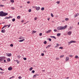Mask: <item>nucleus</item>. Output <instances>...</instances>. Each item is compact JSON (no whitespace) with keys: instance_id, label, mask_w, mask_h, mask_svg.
Listing matches in <instances>:
<instances>
[{"instance_id":"69168bd1","label":"nucleus","mask_w":79,"mask_h":79,"mask_svg":"<svg viewBox=\"0 0 79 79\" xmlns=\"http://www.w3.org/2000/svg\"><path fill=\"white\" fill-rule=\"evenodd\" d=\"M48 21H49V20H50V19L48 18Z\"/></svg>"},{"instance_id":"37998d69","label":"nucleus","mask_w":79,"mask_h":79,"mask_svg":"<svg viewBox=\"0 0 79 79\" xmlns=\"http://www.w3.org/2000/svg\"><path fill=\"white\" fill-rule=\"evenodd\" d=\"M19 79H22V77H19Z\"/></svg>"},{"instance_id":"774afa93","label":"nucleus","mask_w":79,"mask_h":79,"mask_svg":"<svg viewBox=\"0 0 79 79\" xmlns=\"http://www.w3.org/2000/svg\"><path fill=\"white\" fill-rule=\"evenodd\" d=\"M69 77H66V79H69Z\"/></svg>"},{"instance_id":"412c9836","label":"nucleus","mask_w":79,"mask_h":79,"mask_svg":"<svg viewBox=\"0 0 79 79\" xmlns=\"http://www.w3.org/2000/svg\"><path fill=\"white\" fill-rule=\"evenodd\" d=\"M17 18L18 19H19L21 18V17H20L19 16H18L17 17Z\"/></svg>"},{"instance_id":"f8f14e48","label":"nucleus","mask_w":79,"mask_h":79,"mask_svg":"<svg viewBox=\"0 0 79 79\" xmlns=\"http://www.w3.org/2000/svg\"><path fill=\"white\" fill-rule=\"evenodd\" d=\"M1 32H2V33H5V29L2 30L1 31Z\"/></svg>"},{"instance_id":"9b49d317","label":"nucleus","mask_w":79,"mask_h":79,"mask_svg":"<svg viewBox=\"0 0 79 79\" xmlns=\"http://www.w3.org/2000/svg\"><path fill=\"white\" fill-rule=\"evenodd\" d=\"M24 39V37L22 36H21L19 37V39Z\"/></svg>"},{"instance_id":"864d4df0","label":"nucleus","mask_w":79,"mask_h":79,"mask_svg":"<svg viewBox=\"0 0 79 79\" xmlns=\"http://www.w3.org/2000/svg\"><path fill=\"white\" fill-rule=\"evenodd\" d=\"M56 60H59V58H58V57H57V58H56Z\"/></svg>"},{"instance_id":"a211bd4d","label":"nucleus","mask_w":79,"mask_h":79,"mask_svg":"<svg viewBox=\"0 0 79 79\" xmlns=\"http://www.w3.org/2000/svg\"><path fill=\"white\" fill-rule=\"evenodd\" d=\"M61 35V33H57V36H58V37H60Z\"/></svg>"},{"instance_id":"f3484780","label":"nucleus","mask_w":79,"mask_h":79,"mask_svg":"<svg viewBox=\"0 0 79 79\" xmlns=\"http://www.w3.org/2000/svg\"><path fill=\"white\" fill-rule=\"evenodd\" d=\"M51 32V30H49L48 31H46L47 33H49V32Z\"/></svg>"},{"instance_id":"a878e982","label":"nucleus","mask_w":79,"mask_h":79,"mask_svg":"<svg viewBox=\"0 0 79 79\" xmlns=\"http://www.w3.org/2000/svg\"><path fill=\"white\" fill-rule=\"evenodd\" d=\"M56 47H58L59 46V44L57 43L56 44Z\"/></svg>"},{"instance_id":"aec40b11","label":"nucleus","mask_w":79,"mask_h":79,"mask_svg":"<svg viewBox=\"0 0 79 79\" xmlns=\"http://www.w3.org/2000/svg\"><path fill=\"white\" fill-rule=\"evenodd\" d=\"M17 58H18V59H19V58H21V56H20V55H17Z\"/></svg>"},{"instance_id":"f03ea898","label":"nucleus","mask_w":79,"mask_h":79,"mask_svg":"<svg viewBox=\"0 0 79 79\" xmlns=\"http://www.w3.org/2000/svg\"><path fill=\"white\" fill-rule=\"evenodd\" d=\"M6 15H8V13L4 12L3 11H0V16L3 17V16H6Z\"/></svg>"},{"instance_id":"1a4fd4ad","label":"nucleus","mask_w":79,"mask_h":79,"mask_svg":"<svg viewBox=\"0 0 79 79\" xmlns=\"http://www.w3.org/2000/svg\"><path fill=\"white\" fill-rule=\"evenodd\" d=\"M72 33V32L71 31H69L68 32V35H70Z\"/></svg>"},{"instance_id":"8fccbe9b","label":"nucleus","mask_w":79,"mask_h":79,"mask_svg":"<svg viewBox=\"0 0 79 79\" xmlns=\"http://www.w3.org/2000/svg\"><path fill=\"white\" fill-rule=\"evenodd\" d=\"M13 77H14V76H12V77H10L9 79H12V78H13Z\"/></svg>"},{"instance_id":"7ed1b4c3","label":"nucleus","mask_w":79,"mask_h":79,"mask_svg":"<svg viewBox=\"0 0 79 79\" xmlns=\"http://www.w3.org/2000/svg\"><path fill=\"white\" fill-rule=\"evenodd\" d=\"M5 59V56H1L0 57V62L1 63V61H3V60Z\"/></svg>"},{"instance_id":"c03bdc74","label":"nucleus","mask_w":79,"mask_h":79,"mask_svg":"<svg viewBox=\"0 0 79 79\" xmlns=\"http://www.w3.org/2000/svg\"><path fill=\"white\" fill-rule=\"evenodd\" d=\"M41 56H44V53H42L41 54Z\"/></svg>"},{"instance_id":"0eeeda50","label":"nucleus","mask_w":79,"mask_h":79,"mask_svg":"<svg viewBox=\"0 0 79 79\" xmlns=\"http://www.w3.org/2000/svg\"><path fill=\"white\" fill-rule=\"evenodd\" d=\"M6 55L8 56H11V53H8L6 54Z\"/></svg>"},{"instance_id":"0e129e2a","label":"nucleus","mask_w":79,"mask_h":79,"mask_svg":"<svg viewBox=\"0 0 79 79\" xmlns=\"http://www.w3.org/2000/svg\"><path fill=\"white\" fill-rule=\"evenodd\" d=\"M33 76H34V77H35L36 76V75H35H35H34Z\"/></svg>"},{"instance_id":"2f4dec72","label":"nucleus","mask_w":79,"mask_h":79,"mask_svg":"<svg viewBox=\"0 0 79 79\" xmlns=\"http://www.w3.org/2000/svg\"><path fill=\"white\" fill-rule=\"evenodd\" d=\"M51 16H52V17H53L54 15H53V14L51 13Z\"/></svg>"},{"instance_id":"b1692460","label":"nucleus","mask_w":79,"mask_h":79,"mask_svg":"<svg viewBox=\"0 0 79 79\" xmlns=\"http://www.w3.org/2000/svg\"><path fill=\"white\" fill-rule=\"evenodd\" d=\"M51 37H52V38H54L55 39H56V37L54 36H51Z\"/></svg>"},{"instance_id":"680f3d73","label":"nucleus","mask_w":79,"mask_h":79,"mask_svg":"<svg viewBox=\"0 0 79 79\" xmlns=\"http://www.w3.org/2000/svg\"><path fill=\"white\" fill-rule=\"evenodd\" d=\"M23 22H24V20H23L21 21V23H23Z\"/></svg>"},{"instance_id":"bf43d9fd","label":"nucleus","mask_w":79,"mask_h":79,"mask_svg":"<svg viewBox=\"0 0 79 79\" xmlns=\"http://www.w3.org/2000/svg\"><path fill=\"white\" fill-rule=\"evenodd\" d=\"M4 62L5 63H6V60H4Z\"/></svg>"},{"instance_id":"20e7f679","label":"nucleus","mask_w":79,"mask_h":79,"mask_svg":"<svg viewBox=\"0 0 79 79\" xmlns=\"http://www.w3.org/2000/svg\"><path fill=\"white\" fill-rule=\"evenodd\" d=\"M33 8H35L37 11H39V10H40V7H37V6H33Z\"/></svg>"},{"instance_id":"bb28decb","label":"nucleus","mask_w":79,"mask_h":79,"mask_svg":"<svg viewBox=\"0 0 79 79\" xmlns=\"http://www.w3.org/2000/svg\"><path fill=\"white\" fill-rule=\"evenodd\" d=\"M12 21L13 22H14V21H15V19L14 18L12 19Z\"/></svg>"},{"instance_id":"39448f33","label":"nucleus","mask_w":79,"mask_h":79,"mask_svg":"<svg viewBox=\"0 0 79 79\" xmlns=\"http://www.w3.org/2000/svg\"><path fill=\"white\" fill-rule=\"evenodd\" d=\"M76 41L74 40L71 41L70 42H69L68 44L69 45H70L71 44H72V43H76Z\"/></svg>"},{"instance_id":"9d476101","label":"nucleus","mask_w":79,"mask_h":79,"mask_svg":"<svg viewBox=\"0 0 79 79\" xmlns=\"http://www.w3.org/2000/svg\"><path fill=\"white\" fill-rule=\"evenodd\" d=\"M24 40H25L24 39H23L22 40H19V42H23Z\"/></svg>"},{"instance_id":"7c9ffc66","label":"nucleus","mask_w":79,"mask_h":79,"mask_svg":"<svg viewBox=\"0 0 79 79\" xmlns=\"http://www.w3.org/2000/svg\"><path fill=\"white\" fill-rule=\"evenodd\" d=\"M10 59L9 58L7 59V61H10Z\"/></svg>"},{"instance_id":"a18cd8bd","label":"nucleus","mask_w":79,"mask_h":79,"mask_svg":"<svg viewBox=\"0 0 79 79\" xmlns=\"http://www.w3.org/2000/svg\"><path fill=\"white\" fill-rule=\"evenodd\" d=\"M23 59L24 60H27L26 58H25V57L23 58Z\"/></svg>"},{"instance_id":"2eb2a0df","label":"nucleus","mask_w":79,"mask_h":79,"mask_svg":"<svg viewBox=\"0 0 79 79\" xmlns=\"http://www.w3.org/2000/svg\"><path fill=\"white\" fill-rule=\"evenodd\" d=\"M69 57H66V58L65 60L66 61H68V60H69Z\"/></svg>"},{"instance_id":"e433bc0d","label":"nucleus","mask_w":79,"mask_h":79,"mask_svg":"<svg viewBox=\"0 0 79 79\" xmlns=\"http://www.w3.org/2000/svg\"><path fill=\"white\" fill-rule=\"evenodd\" d=\"M0 74H4V72H0Z\"/></svg>"},{"instance_id":"e2e57ef3","label":"nucleus","mask_w":79,"mask_h":79,"mask_svg":"<svg viewBox=\"0 0 79 79\" xmlns=\"http://www.w3.org/2000/svg\"><path fill=\"white\" fill-rule=\"evenodd\" d=\"M27 3H30V2H27Z\"/></svg>"},{"instance_id":"ddd939ff","label":"nucleus","mask_w":79,"mask_h":79,"mask_svg":"<svg viewBox=\"0 0 79 79\" xmlns=\"http://www.w3.org/2000/svg\"><path fill=\"white\" fill-rule=\"evenodd\" d=\"M11 18V17L9 16V17L5 18L4 19H10V18Z\"/></svg>"},{"instance_id":"49530a36","label":"nucleus","mask_w":79,"mask_h":79,"mask_svg":"<svg viewBox=\"0 0 79 79\" xmlns=\"http://www.w3.org/2000/svg\"><path fill=\"white\" fill-rule=\"evenodd\" d=\"M42 35V33H40L39 35H40V36H41V35Z\"/></svg>"},{"instance_id":"c85d7f7f","label":"nucleus","mask_w":79,"mask_h":79,"mask_svg":"<svg viewBox=\"0 0 79 79\" xmlns=\"http://www.w3.org/2000/svg\"><path fill=\"white\" fill-rule=\"evenodd\" d=\"M60 3V2L59 1H57L56 2V3H57V4H59V3Z\"/></svg>"},{"instance_id":"393cba45","label":"nucleus","mask_w":79,"mask_h":79,"mask_svg":"<svg viewBox=\"0 0 79 79\" xmlns=\"http://www.w3.org/2000/svg\"><path fill=\"white\" fill-rule=\"evenodd\" d=\"M32 11V10L31 9H29L28 10V12H31Z\"/></svg>"},{"instance_id":"c9c22d12","label":"nucleus","mask_w":79,"mask_h":79,"mask_svg":"<svg viewBox=\"0 0 79 79\" xmlns=\"http://www.w3.org/2000/svg\"><path fill=\"white\" fill-rule=\"evenodd\" d=\"M8 25H4L3 26L4 27H7V26H8Z\"/></svg>"},{"instance_id":"4c0bfd02","label":"nucleus","mask_w":79,"mask_h":79,"mask_svg":"<svg viewBox=\"0 0 79 79\" xmlns=\"http://www.w3.org/2000/svg\"><path fill=\"white\" fill-rule=\"evenodd\" d=\"M63 56H64V55H61L60 56V58H63Z\"/></svg>"},{"instance_id":"4468645a","label":"nucleus","mask_w":79,"mask_h":79,"mask_svg":"<svg viewBox=\"0 0 79 79\" xmlns=\"http://www.w3.org/2000/svg\"><path fill=\"white\" fill-rule=\"evenodd\" d=\"M15 61H16L17 64H19V61L18 60H15Z\"/></svg>"},{"instance_id":"f704fd0d","label":"nucleus","mask_w":79,"mask_h":79,"mask_svg":"<svg viewBox=\"0 0 79 79\" xmlns=\"http://www.w3.org/2000/svg\"><path fill=\"white\" fill-rule=\"evenodd\" d=\"M11 9H12V10H15V8H14L13 7H11Z\"/></svg>"},{"instance_id":"3c124183","label":"nucleus","mask_w":79,"mask_h":79,"mask_svg":"<svg viewBox=\"0 0 79 79\" xmlns=\"http://www.w3.org/2000/svg\"><path fill=\"white\" fill-rule=\"evenodd\" d=\"M10 26H11V25L10 24L9 25H8V28H9V27H10Z\"/></svg>"},{"instance_id":"cd10ccee","label":"nucleus","mask_w":79,"mask_h":79,"mask_svg":"<svg viewBox=\"0 0 79 79\" xmlns=\"http://www.w3.org/2000/svg\"><path fill=\"white\" fill-rule=\"evenodd\" d=\"M41 10H42V11H43V10H44V7H42L41 8Z\"/></svg>"},{"instance_id":"de8ad7c7","label":"nucleus","mask_w":79,"mask_h":79,"mask_svg":"<svg viewBox=\"0 0 79 79\" xmlns=\"http://www.w3.org/2000/svg\"><path fill=\"white\" fill-rule=\"evenodd\" d=\"M37 17H35L34 18V19L35 21L36 20H37Z\"/></svg>"},{"instance_id":"58836bf2","label":"nucleus","mask_w":79,"mask_h":79,"mask_svg":"<svg viewBox=\"0 0 79 79\" xmlns=\"http://www.w3.org/2000/svg\"><path fill=\"white\" fill-rule=\"evenodd\" d=\"M65 21H68V18H66L65 19Z\"/></svg>"},{"instance_id":"473e14b6","label":"nucleus","mask_w":79,"mask_h":79,"mask_svg":"<svg viewBox=\"0 0 79 79\" xmlns=\"http://www.w3.org/2000/svg\"><path fill=\"white\" fill-rule=\"evenodd\" d=\"M57 30L56 29H54V32H57Z\"/></svg>"},{"instance_id":"5701e85b","label":"nucleus","mask_w":79,"mask_h":79,"mask_svg":"<svg viewBox=\"0 0 79 79\" xmlns=\"http://www.w3.org/2000/svg\"><path fill=\"white\" fill-rule=\"evenodd\" d=\"M33 69V68L32 67H31L29 69V70L30 71H32V70Z\"/></svg>"},{"instance_id":"dca6fc26","label":"nucleus","mask_w":79,"mask_h":79,"mask_svg":"<svg viewBox=\"0 0 79 79\" xmlns=\"http://www.w3.org/2000/svg\"><path fill=\"white\" fill-rule=\"evenodd\" d=\"M32 34H34V33H36V32H37V31H32Z\"/></svg>"},{"instance_id":"6ab92c4d","label":"nucleus","mask_w":79,"mask_h":79,"mask_svg":"<svg viewBox=\"0 0 79 79\" xmlns=\"http://www.w3.org/2000/svg\"><path fill=\"white\" fill-rule=\"evenodd\" d=\"M10 2H11V3H14V2H15V1L14 0H10Z\"/></svg>"},{"instance_id":"6e6552de","label":"nucleus","mask_w":79,"mask_h":79,"mask_svg":"<svg viewBox=\"0 0 79 79\" xmlns=\"http://www.w3.org/2000/svg\"><path fill=\"white\" fill-rule=\"evenodd\" d=\"M12 69H13V68L11 67H10L8 68V70L9 71H11Z\"/></svg>"},{"instance_id":"72a5a7b5","label":"nucleus","mask_w":79,"mask_h":79,"mask_svg":"<svg viewBox=\"0 0 79 79\" xmlns=\"http://www.w3.org/2000/svg\"><path fill=\"white\" fill-rule=\"evenodd\" d=\"M10 46L11 47H13V45L12 44H11L10 45Z\"/></svg>"},{"instance_id":"09e8293b","label":"nucleus","mask_w":79,"mask_h":79,"mask_svg":"<svg viewBox=\"0 0 79 79\" xmlns=\"http://www.w3.org/2000/svg\"><path fill=\"white\" fill-rule=\"evenodd\" d=\"M3 6H4V5H2L1 4V7H3Z\"/></svg>"},{"instance_id":"4be33fe9","label":"nucleus","mask_w":79,"mask_h":79,"mask_svg":"<svg viewBox=\"0 0 79 79\" xmlns=\"http://www.w3.org/2000/svg\"><path fill=\"white\" fill-rule=\"evenodd\" d=\"M73 28V27H70V28H69V30H71Z\"/></svg>"},{"instance_id":"338daca9","label":"nucleus","mask_w":79,"mask_h":79,"mask_svg":"<svg viewBox=\"0 0 79 79\" xmlns=\"http://www.w3.org/2000/svg\"><path fill=\"white\" fill-rule=\"evenodd\" d=\"M7 0H2V1H6Z\"/></svg>"},{"instance_id":"052dcab7","label":"nucleus","mask_w":79,"mask_h":79,"mask_svg":"<svg viewBox=\"0 0 79 79\" xmlns=\"http://www.w3.org/2000/svg\"><path fill=\"white\" fill-rule=\"evenodd\" d=\"M4 28H5V27H4V26H3V27L2 28V29H4Z\"/></svg>"},{"instance_id":"6e6d98bb","label":"nucleus","mask_w":79,"mask_h":79,"mask_svg":"<svg viewBox=\"0 0 79 79\" xmlns=\"http://www.w3.org/2000/svg\"><path fill=\"white\" fill-rule=\"evenodd\" d=\"M1 70V71H4V69H2V68H1L0 69Z\"/></svg>"},{"instance_id":"603ef678","label":"nucleus","mask_w":79,"mask_h":79,"mask_svg":"<svg viewBox=\"0 0 79 79\" xmlns=\"http://www.w3.org/2000/svg\"><path fill=\"white\" fill-rule=\"evenodd\" d=\"M49 41H52V39H51V38H49Z\"/></svg>"},{"instance_id":"c756f323","label":"nucleus","mask_w":79,"mask_h":79,"mask_svg":"<svg viewBox=\"0 0 79 79\" xmlns=\"http://www.w3.org/2000/svg\"><path fill=\"white\" fill-rule=\"evenodd\" d=\"M44 44H47V41L45 40L44 41Z\"/></svg>"},{"instance_id":"5fc2aeb1","label":"nucleus","mask_w":79,"mask_h":79,"mask_svg":"<svg viewBox=\"0 0 79 79\" xmlns=\"http://www.w3.org/2000/svg\"><path fill=\"white\" fill-rule=\"evenodd\" d=\"M35 75H36V76H39V74H35Z\"/></svg>"},{"instance_id":"a19ab883","label":"nucleus","mask_w":79,"mask_h":79,"mask_svg":"<svg viewBox=\"0 0 79 79\" xmlns=\"http://www.w3.org/2000/svg\"><path fill=\"white\" fill-rule=\"evenodd\" d=\"M75 58H78V56H76L75 57Z\"/></svg>"},{"instance_id":"f257e3e1","label":"nucleus","mask_w":79,"mask_h":79,"mask_svg":"<svg viewBox=\"0 0 79 79\" xmlns=\"http://www.w3.org/2000/svg\"><path fill=\"white\" fill-rule=\"evenodd\" d=\"M68 27V26L66 25L64 27L63 26H60L58 27H57V29L58 30V31H60L61 30H64L65 29H66V27Z\"/></svg>"},{"instance_id":"423d86ee","label":"nucleus","mask_w":79,"mask_h":79,"mask_svg":"<svg viewBox=\"0 0 79 79\" xmlns=\"http://www.w3.org/2000/svg\"><path fill=\"white\" fill-rule=\"evenodd\" d=\"M76 15H74V18H76L77 16H79V13H77V14H76Z\"/></svg>"},{"instance_id":"13d9d810","label":"nucleus","mask_w":79,"mask_h":79,"mask_svg":"<svg viewBox=\"0 0 79 79\" xmlns=\"http://www.w3.org/2000/svg\"><path fill=\"white\" fill-rule=\"evenodd\" d=\"M69 56H70V57H73V55H69Z\"/></svg>"},{"instance_id":"4d7b16f0","label":"nucleus","mask_w":79,"mask_h":79,"mask_svg":"<svg viewBox=\"0 0 79 79\" xmlns=\"http://www.w3.org/2000/svg\"><path fill=\"white\" fill-rule=\"evenodd\" d=\"M51 45H48V46H47L48 47V48H49V47H50Z\"/></svg>"},{"instance_id":"79ce46f5","label":"nucleus","mask_w":79,"mask_h":79,"mask_svg":"<svg viewBox=\"0 0 79 79\" xmlns=\"http://www.w3.org/2000/svg\"><path fill=\"white\" fill-rule=\"evenodd\" d=\"M59 49H63V47H60L59 48Z\"/></svg>"},{"instance_id":"ea45409f","label":"nucleus","mask_w":79,"mask_h":79,"mask_svg":"<svg viewBox=\"0 0 79 79\" xmlns=\"http://www.w3.org/2000/svg\"><path fill=\"white\" fill-rule=\"evenodd\" d=\"M32 73H35V71L34 70H32Z\"/></svg>"}]
</instances>
